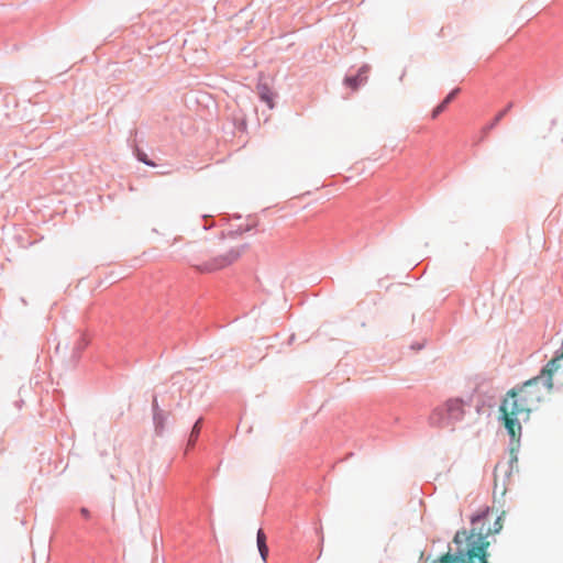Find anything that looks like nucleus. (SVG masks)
Here are the masks:
<instances>
[{
  "label": "nucleus",
  "mask_w": 563,
  "mask_h": 563,
  "mask_svg": "<svg viewBox=\"0 0 563 563\" xmlns=\"http://www.w3.org/2000/svg\"><path fill=\"white\" fill-rule=\"evenodd\" d=\"M464 417V405L460 399H449L430 415V423L442 429H454L455 422Z\"/></svg>",
  "instance_id": "obj_3"
},
{
  "label": "nucleus",
  "mask_w": 563,
  "mask_h": 563,
  "mask_svg": "<svg viewBox=\"0 0 563 563\" xmlns=\"http://www.w3.org/2000/svg\"><path fill=\"white\" fill-rule=\"evenodd\" d=\"M459 91H460L459 88L452 90L445 97V99L433 109V111L431 113L432 119H435L441 112H443L445 110L446 106L455 98V96L459 93Z\"/></svg>",
  "instance_id": "obj_7"
},
{
  "label": "nucleus",
  "mask_w": 563,
  "mask_h": 563,
  "mask_svg": "<svg viewBox=\"0 0 563 563\" xmlns=\"http://www.w3.org/2000/svg\"><path fill=\"white\" fill-rule=\"evenodd\" d=\"M246 247V244L235 245L231 247L225 254L213 257L198 265L197 269L201 273H213L216 271L223 269L236 262L245 252Z\"/></svg>",
  "instance_id": "obj_4"
},
{
  "label": "nucleus",
  "mask_w": 563,
  "mask_h": 563,
  "mask_svg": "<svg viewBox=\"0 0 563 563\" xmlns=\"http://www.w3.org/2000/svg\"><path fill=\"white\" fill-rule=\"evenodd\" d=\"M256 541L261 558L263 559V561H266L268 555V547L266 544V536L262 529L257 531Z\"/></svg>",
  "instance_id": "obj_8"
},
{
  "label": "nucleus",
  "mask_w": 563,
  "mask_h": 563,
  "mask_svg": "<svg viewBox=\"0 0 563 563\" xmlns=\"http://www.w3.org/2000/svg\"><path fill=\"white\" fill-rule=\"evenodd\" d=\"M80 514L86 518L88 519L90 517V512L87 508H81L80 509Z\"/></svg>",
  "instance_id": "obj_14"
},
{
  "label": "nucleus",
  "mask_w": 563,
  "mask_h": 563,
  "mask_svg": "<svg viewBox=\"0 0 563 563\" xmlns=\"http://www.w3.org/2000/svg\"><path fill=\"white\" fill-rule=\"evenodd\" d=\"M139 159L145 163L146 165L154 166V164L146 159V155H139Z\"/></svg>",
  "instance_id": "obj_13"
},
{
  "label": "nucleus",
  "mask_w": 563,
  "mask_h": 563,
  "mask_svg": "<svg viewBox=\"0 0 563 563\" xmlns=\"http://www.w3.org/2000/svg\"><path fill=\"white\" fill-rule=\"evenodd\" d=\"M499 468H500V465L499 464L496 465V467H495V476H497V472H498Z\"/></svg>",
  "instance_id": "obj_15"
},
{
  "label": "nucleus",
  "mask_w": 563,
  "mask_h": 563,
  "mask_svg": "<svg viewBox=\"0 0 563 563\" xmlns=\"http://www.w3.org/2000/svg\"><path fill=\"white\" fill-rule=\"evenodd\" d=\"M200 422L201 420L199 419L194 428H192V431H191V434H190V439H189V443H194L196 441V439L198 438V434L200 432Z\"/></svg>",
  "instance_id": "obj_11"
},
{
  "label": "nucleus",
  "mask_w": 563,
  "mask_h": 563,
  "mask_svg": "<svg viewBox=\"0 0 563 563\" xmlns=\"http://www.w3.org/2000/svg\"><path fill=\"white\" fill-rule=\"evenodd\" d=\"M556 368V360H551L547 367L542 371V375L548 374V378H543V376H538L537 378L541 379V383H551L552 384V373Z\"/></svg>",
  "instance_id": "obj_9"
},
{
  "label": "nucleus",
  "mask_w": 563,
  "mask_h": 563,
  "mask_svg": "<svg viewBox=\"0 0 563 563\" xmlns=\"http://www.w3.org/2000/svg\"><path fill=\"white\" fill-rule=\"evenodd\" d=\"M154 420L156 422V428L163 429L164 420L162 413L157 410L156 400H154Z\"/></svg>",
  "instance_id": "obj_10"
},
{
  "label": "nucleus",
  "mask_w": 563,
  "mask_h": 563,
  "mask_svg": "<svg viewBox=\"0 0 563 563\" xmlns=\"http://www.w3.org/2000/svg\"><path fill=\"white\" fill-rule=\"evenodd\" d=\"M552 389L551 383H541L532 378L507 391L499 406L500 421L511 440L518 442L522 433V424L530 420Z\"/></svg>",
  "instance_id": "obj_2"
},
{
  "label": "nucleus",
  "mask_w": 563,
  "mask_h": 563,
  "mask_svg": "<svg viewBox=\"0 0 563 563\" xmlns=\"http://www.w3.org/2000/svg\"><path fill=\"white\" fill-rule=\"evenodd\" d=\"M256 90H257V93L261 98L262 101H264L269 109H273L275 107V103H274V92L272 91V89L268 87L267 84H258L257 87H256Z\"/></svg>",
  "instance_id": "obj_6"
},
{
  "label": "nucleus",
  "mask_w": 563,
  "mask_h": 563,
  "mask_svg": "<svg viewBox=\"0 0 563 563\" xmlns=\"http://www.w3.org/2000/svg\"><path fill=\"white\" fill-rule=\"evenodd\" d=\"M509 108H510V106H509L507 109H505V110L500 111V112L496 115V118H495L494 122L492 123V125H490L489 128H494V126H495V125H496V124H497V123L503 119V117L507 113V111H508V109H509Z\"/></svg>",
  "instance_id": "obj_12"
},
{
  "label": "nucleus",
  "mask_w": 563,
  "mask_h": 563,
  "mask_svg": "<svg viewBox=\"0 0 563 563\" xmlns=\"http://www.w3.org/2000/svg\"><path fill=\"white\" fill-rule=\"evenodd\" d=\"M471 525L470 531L461 530L455 533V552H446L433 560V563H489L487 538L503 529L501 517L486 509L473 517Z\"/></svg>",
  "instance_id": "obj_1"
},
{
  "label": "nucleus",
  "mask_w": 563,
  "mask_h": 563,
  "mask_svg": "<svg viewBox=\"0 0 563 563\" xmlns=\"http://www.w3.org/2000/svg\"><path fill=\"white\" fill-rule=\"evenodd\" d=\"M369 70L368 66H362L358 70V74L354 77H347L345 79V84L351 87L353 90H356L361 84L367 80V73Z\"/></svg>",
  "instance_id": "obj_5"
}]
</instances>
